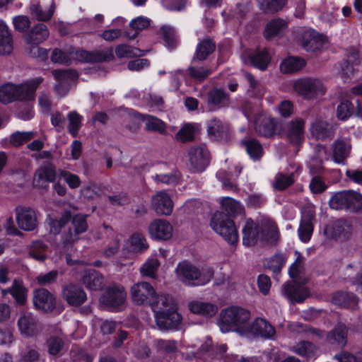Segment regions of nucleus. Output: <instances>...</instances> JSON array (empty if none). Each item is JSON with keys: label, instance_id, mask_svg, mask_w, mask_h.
Returning a JSON list of instances; mask_svg holds the SVG:
<instances>
[{"label": "nucleus", "instance_id": "nucleus-43", "mask_svg": "<svg viewBox=\"0 0 362 362\" xmlns=\"http://www.w3.org/2000/svg\"><path fill=\"white\" fill-rule=\"evenodd\" d=\"M190 310L199 315L206 317H211L218 311V307L216 305L209 303L195 301L189 304Z\"/></svg>", "mask_w": 362, "mask_h": 362}, {"label": "nucleus", "instance_id": "nucleus-39", "mask_svg": "<svg viewBox=\"0 0 362 362\" xmlns=\"http://www.w3.org/2000/svg\"><path fill=\"white\" fill-rule=\"evenodd\" d=\"M270 59V55L265 49H257L249 55V61L252 65L261 71L267 69Z\"/></svg>", "mask_w": 362, "mask_h": 362}, {"label": "nucleus", "instance_id": "nucleus-56", "mask_svg": "<svg viewBox=\"0 0 362 362\" xmlns=\"http://www.w3.org/2000/svg\"><path fill=\"white\" fill-rule=\"evenodd\" d=\"M296 259L289 268V275L292 279H297L304 270V257L298 252H295Z\"/></svg>", "mask_w": 362, "mask_h": 362}, {"label": "nucleus", "instance_id": "nucleus-47", "mask_svg": "<svg viewBox=\"0 0 362 362\" xmlns=\"http://www.w3.org/2000/svg\"><path fill=\"white\" fill-rule=\"evenodd\" d=\"M288 0H261L259 8L264 13H276L286 7Z\"/></svg>", "mask_w": 362, "mask_h": 362}, {"label": "nucleus", "instance_id": "nucleus-36", "mask_svg": "<svg viewBox=\"0 0 362 362\" xmlns=\"http://www.w3.org/2000/svg\"><path fill=\"white\" fill-rule=\"evenodd\" d=\"M276 122L273 118L261 117L255 122L256 132L265 137L272 136L275 134Z\"/></svg>", "mask_w": 362, "mask_h": 362}, {"label": "nucleus", "instance_id": "nucleus-25", "mask_svg": "<svg viewBox=\"0 0 362 362\" xmlns=\"http://www.w3.org/2000/svg\"><path fill=\"white\" fill-rule=\"evenodd\" d=\"M229 95L221 88H213L208 93L207 105L211 111L226 107L229 105Z\"/></svg>", "mask_w": 362, "mask_h": 362}, {"label": "nucleus", "instance_id": "nucleus-8", "mask_svg": "<svg viewBox=\"0 0 362 362\" xmlns=\"http://www.w3.org/2000/svg\"><path fill=\"white\" fill-rule=\"evenodd\" d=\"M127 293L123 286L112 285L100 298V302L108 307L113 308H122L125 303Z\"/></svg>", "mask_w": 362, "mask_h": 362}, {"label": "nucleus", "instance_id": "nucleus-49", "mask_svg": "<svg viewBox=\"0 0 362 362\" xmlns=\"http://www.w3.org/2000/svg\"><path fill=\"white\" fill-rule=\"evenodd\" d=\"M47 246L42 241L35 240L30 246L29 255L39 262H43L47 258Z\"/></svg>", "mask_w": 362, "mask_h": 362}, {"label": "nucleus", "instance_id": "nucleus-40", "mask_svg": "<svg viewBox=\"0 0 362 362\" xmlns=\"http://www.w3.org/2000/svg\"><path fill=\"white\" fill-rule=\"evenodd\" d=\"M173 305V298L166 294L158 295L156 293L154 298L149 303V306L152 308L155 314L163 313L171 310Z\"/></svg>", "mask_w": 362, "mask_h": 362}, {"label": "nucleus", "instance_id": "nucleus-4", "mask_svg": "<svg viewBox=\"0 0 362 362\" xmlns=\"http://www.w3.org/2000/svg\"><path fill=\"white\" fill-rule=\"evenodd\" d=\"M210 224L212 229L229 244L233 245L238 242V233L236 226L224 214L216 212L211 218Z\"/></svg>", "mask_w": 362, "mask_h": 362}, {"label": "nucleus", "instance_id": "nucleus-58", "mask_svg": "<svg viewBox=\"0 0 362 362\" xmlns=\"http://www.w3.org/2000/svg\"><path fill=\"white\" fill-rule=\"evenodd\" d=\"M35 136V133L33 132H16L11 136L10 143L13 146L18 147L30 141Z\"/></svg>", "mask_w": 362, "mask_h": 362}, {"label": "nucleus", "instance_id": "nucleus-11", "mask_svg": "<svg viewBox=\"0 0 362 362\" xmlns=\"http://www.w3.org/2000/svg\"><path fill=\"white\" fill-rule=\"evenodd\" d=\"M62 298L71 306L78 307L87 300V295L79 285L70 283L62 288Z\"/></svg>", "mask_w": 362, "mask_h": 362}, {"label": "nucleus", "instance_id": "nucleus-52", "mask_svg": "<svg viewBox=\"0 0 362 362\" xmlns=\"http://www.w3.org/2000/svg\"><path fill=\"white\" fill-rule=\"evenodd\" d=\"M67 119L69 121L68 132L74 137H76L81 126L82 116L76 111H71L68 114Z\"/></svg>", "mask_w": 362, "mask_h": 362}, {"label": "nucleus", "instance_id": "nucleus-61", "mask_svg": "<svg viewBox=\"0 0 362 362\" xmlns=\"http://www.w3.org/2000/svg\"><path fill=\"white\" fill-rule=\"evenodd\" d=\"M316 350V346L313 343L303 341L298 343L293 348V351L302 356H308L313 354Z\"/></svg>", "mask_w": 362, "mask_h": 362}, {"label": "nucleus", "instance_id": "nucleus-18", "mask_svg": "<svg viewBox=\"0 0 362 362\" xmlns=\"http://www.w3.org/2000/svg\"><path fill=\"white\" fill-rule=\"evenodd\" d=\"M57 173L54 167L47 163L37 168L33 177V185L38 188H46L47 182H54Z\"/></svg>", "mask_w": 362, "mask_h": 362}, {"label": "nucleus", "instance_id": "nucleus-45", "mask_svg": "<svg viewBox=\"0 0 362 362\" xmlns=\"http://www.w3.org/2000/svg\"><path fill=\"white\" fill-rule=\"evenodd\" d=\"M216 48V44L210 39H205L201 41L197 46L194 59L199 61L205 60Z\"/></svg>", "mask_w": 362, "mask_h": 362}, {"label": "nucleus", "instance_id": "nucleus-59", "mask_svg": "<svg viewBox=\"0 0 362 362\" xmlns=\"http://www.w3.org/2000/svg\"><path fill=\"white\" fill-rule=\"evenodd\" d=\"M293 173L286 175L283 173L277 174L275 182L273 185L274 187L279 191L286 189L294 183Z\"/></svg>", "mask_w": 362, "mask_h": 362}, {"label": "nucleus", "instance_id": "nucleus-34", "mask_svg": "<svg viewBox=\"0 0 362 362\" xmlns=\"http://www.w3.org/2000/svg\"><path fill=\"white\" fill-rule=\"evenodd\" d=\"M81 282L89 290L99 291L104 286V277L96 270L90 269L85 272Z\"/></svg>", "mask_w": 362, "mask_h": 362}, {"label": "nucleus", "instance_id": "nucleus-26", "mask_svg": "<svg viewBox=\"0 0 362 362\" xmlns=\"http://www.w3.org/2000/svg\"><path fill=\"white\" fill-rule=\"evenodd\" d=\"M243 242L245 245L254 246L261 242V227L248 219L243 228Z\"/></svg>", "mask_w": 362, "mask_h": 362}, {"label": "nucleus", "instance_id": "nucleus-7", "mask_svg": "<svg viewBox=\"0 0 362 362\" xmlns=\"http://www.w3.org/2000/svg\"><path fill=\"white\" fill-rule=\"evenodd\" d=\"M57 81L54 90L61 96L65 95L69 90L72 83L78 78L77 73L71 69H56L52 71Z\"/></svg>", "mask_w": 362, "mask_h": 362}, {"label": "nucleus", "instance_id": "nucleus-44", "mask_svg": "<svg viewBox=\"0 0 362 362\" xmlns=\"http://www.w3.org/2000/svg\"><path fill=\"white\" fill-rule=\"evenodd\" d=\"M287 27L286 21L281 18L272 20L266 25L264 35L266 39L270 40L272 37L280 35Z\"/></svg>", "mask_w": 362, "mask_h": 362}, {"label": "nucleus", "instance_id": "nucleus-2", "mask_svg": "<svg viewBox=\"0 0 362 362\" xmlns=\"http://www.w3.org/2000/svg\"><path fill=\"white\" fill-rule=\"evenodd\" d=\"M176 274L179 279L189 286L204 285L214 276L212 269H209L202 273L198 268L188 262H180L176 268Z\"/></svg>", "mask_w": 362, "mask_h": 362}, {"label": "nucleus", "instance_id": "nucleus-41", "mask_svg": "<svg viewBox=\"0 0 362 362\" xmlns=\"http://www.w3.org/2000/svg\"><path fill=\"white\" fill-rule=\"evenodd\" d=\"M55 10V4L52 1L50 7L47 11L42 9L38 3H32L29 6V11L31 16L38 21H49Z\"/></svg>", "mask_w": 362, "mask_h": 362}, {"label": "nucleus", "instance_id": "nucleus-9", "mask_svg": "<svg viewBox=\"0 0 362 362\" xmlns=\"http://www.w3.org/2000/svg\"><path fill=\"white\" fill-rule=\"evenodd\" d=\"M188 156L191 168L194 172H202L209 163V152L204 146H191Z\"/></svg>", "mask_w": 362, "mask_h": 362}, {"label": "nucleus", "instance_id": "nucleus-10", "mask_svg": "<svg viewBox=\"0 0 362 362\" xmlns=\"http://www.w3.org/2000/svg\"><path fill=\"white\" fill-rule=\"evenodd\" d=\"M351 224L344 220H337L327 225L324 230L327 238L336 240H347L351 234Z\"/></svg>", "mask_w": 362, "mask_h": 362}, {"label": "nucleus", "instance_id": "nucleus-5", "mask_svg": "<svg viewBox=\"0 0 362 362\" xmlns=\"http://www.w3.org/2000/svg\"><path fill=\"white\" fill-rule=\"evenodd\" d=\"M130 291L132 301L137 305H148L156 295L153 286L146 281L134 284Z\"/></svg>", "mask_w": 362, "mask_h": 362}, {"label": "nucleus", "instance_id": "nucleus-6", "mask_svg": "<svg viewBox=\"0 0 362 362\" xmlns=\"http://www.w3.org/2000/svg\"><path fill=\"white\" fill-rule=\"evenodd\" d=\"M16 220L18 227L25 231H32L37 226L36 211L29 207L18 206L15 209Z\"/></svg>", "mask_w": 362, "mask_h": 362}, {"label": "nucleus", "instance_id": "nucleus-31", "mask_svg": "<svg viewBox=\"0 0 362 362\" xmlns=\"http://www.w3.org/2000/svg\"><path fill=\"white\" fill-rule=\"evenodd\" d=\"M286 134L291 143L300 145L304 138V121L302 119H296L289 122Z\"/></svg>", "mask_w": 362, "mask_h": 362}, {"label": "nucleus", "instance_id": "nucleus-54", "mask_svg": "<svg viewBox=\"0 0 362 362\" xmlns=\"http://www.w3.org/2000/svg\"><path fill=\"white\" fill-rule=\"evenodd\" d=\"M242 144L245 146L247 153L252 158L259 159L262 156V147L257 140H243Z\"/></svg>", "mask_w": 362, "mask_h": 362}, {"label": "nucleus", "instance_id": "nucleus-1", "mask_svg": "<svg viewBox=\"0 0 362 362\" xmlns=\"http://www.w3.org/2000/svg\"><path fill=\"white\" fill-rule=\"evenodd\" d=\"M250 312L241 307L230 306L220 313V328L223 332L234 329L241 335L247 334Z\"/></svg>", "mask_w": 362, "mask_h": 362}, {"label": "nucleus", "instance_id": "nucleus-30", "mask_svg": "<svg viewBox=\"0 0 362 362\" xmlns=\"http://www.w3.org/2000/svg\"><path fill=\"white\" fill-rule=\"evenodd\" d=\"M358 297L351 293L337 291L332 294L331 303L338 307L351 309L358 308Z\"/></svg>", "mask_w": 362, "mask_h": 362}, {"label": "nucleus", "instance_id": "nucleus-51", "mask_svg": "<svg viewBox=\"0 0 362 362\" xmlns=\"http://www.w3.org/2000/svg\"><path fill=\"white\" fill-rule=\"evenodd\" d=\"M223 209L230 216H236L243 212L242 205L235 199L230 197L223 198L221 200Z\"/></svg>", "mask_w": 362, "mask_h": 362}, {"label": "nucleus", "instance_id": "nucleus-17", "mask_svg": "<svg viewBox=\"0 0 362 362\" xmlns=\"http://www.w3.org/2000/svg\"><path fill=\"white\" fill-rule=\"evenodd\" d=\"M283 293L292 303H302L310 296L309 289L297 281L286 283L283 286Z\"/></svg>", "mask_w": 362, "mask_h": 362}, {"label": "nucleus", "instance_id": "nucleus-23", "mask_svg": "<svg viewBox=\"0 0 362 362\" xmlns=\"http://www.w3.org/2000/svg\"><path fill=\"white\" fill-rule=\"evenodd\" d=\"M333 160L339 164H344L349 156L351 144L349 139L338 138L332 144Z\"/></svg>", "mask_w": 362, "mask_h": 362}, {"label": "nucleus", "instance_id": "nucleus-19", "mask_svg": "<svg viewBox=\"0 0 362 362\" xmlns=\"http://www.w3.org/2000/svg\"><path fill=\"white\" fill-rule=\"evenodd\" d=\"M300 42L306 51L315 52L323 47L325 38L314 30H306L302 33Z\"/></svg>", "mask_w": 362, "mask_h": 362}, {"label": "nucleus", "instance_id": "nucleus-32", "mask_svg": "<svg viewBox=\"0 0 362 362\" xmlns=\"http://www.w3.org/2000/svg\"><path fill=\"white\" fill-rule=\"evenodd\" d=\"M279 233L276 225L272 221H265L261 226V243L273 245L278 243Z\"/></svg>", "mask_w": 362, "mask_h": 362}, {"label": "nucleus", "instance_id": "nucleus-42", "mask_svg": "<svg viewBox=\"0 0 362 362\" xmlns=\"http://www.w3.org/2000/svg\"><path fill=\"white\" fill-rule=\"evenodd\" d=\"M199 132V124L196 123H187L175 134V139L181 142L192 141L194 139L196 134Z\"/></svg>", "mask_w": 362, "mask_h": 362}, {"label": "nucleus", "instance_id": "nucleus-14", "mask_svg": "<svg viewBox=\"0 0 362 362\" xmlns=\"http://www.w3.org/2000/svg\"><path fill=\"white\" fill-rule=\"evenodd\" d=\"M314 218L315 211L312 207L303 209L300 223L298 230L299 238L303 243H307L310 240L313 232V221L314 220Z\"/></svg>", "mask_w": 362, "mask_h": 362}, {"label": "nucleus", "instance_id": "nucleus-15", "mask_svg": "<svg viewBox=\"0 0 362 362\" xmlns=\"http://www.w3.org/2000/svg\"><path fill=\"white\" fill-rule=\"evenodd\" d=\"M151 206L157 214L168 216L173 211V203L168 194L159 191L152 197Z\"/></svg>", "mask_w": 362, "mask_h": 362}, {"label": "nucleus", "instance_id": "nucleus-24", "mask_svg": "<svg viewBox=\"0 0 362 362\" xmlns=\"http://www.w3.org/2000/svg\"><path fill=\"white\" fill-rule=\"evenodd\" d=\"M21 333L27 337H33L40 332V327L36 317L31 313L22 315L18 320Z\"/></svg>", "mask_w": 362, "mask_h": 362}, {"label": "nucleus", "instance_id": "nucleus-60", "mask_svg": "<svg viewBox=\"0 0 362 362\" xmlns=\"http://www.w3.org/2000/svg\"><path fill=\"white\" fill-rule=\"evenodd\" d=\"M354 113V106L351 103L345 100L340 103L337 109V117L340 120H346Z\"/></svg>", "mask_w": 362, "mask_h": 362}, {"label": "nucleus", "instance_id": "nucleus-16", "mask_svg": "<svg viewBox=\"0 0 362 362\" xmlns=\"http://www.w3.org/2000/svg\"><path fill=\"white\" fill-rule=\"evenodd\" d=\"M155 320L158 328L160 330H169L175 329L180 325L182 317L175 311H168L155 314Z\"/></svg>", "mask_w": 362, "mask_h": 362}, {"label": "nucleus", "instance_id": "nucleus-62", "mask_svg": "<svg viewBox=\"0 0 362 362\" xmlns=\"http://www.w3.org/2000/svg\"><path fill=\"white\" fill-rule=\"evenodd\" d=\"M189 76L199 81H203L211 74V71L210 69L206 67H195L189 66L187 69Z\"/></svg>", "mask_w": 362, "mask_h": 362}, {"label": "nucleus", "instance_id": "nucleus-33", "mask_svg": "<svg viewBox=\"0 0 362 362\" xmlns=\"http://www.w3.org/2000/svg\"><path fill=\"white\" fill-rule=\"evenodd\" d=\"M347 327L343 323H339L327 334V340L328 343L332 345L343 348L347 344Z\"/></svg>", "mask_w": 362, "mask_h": 362}, {"label": "nucleus", "instance_id": "nucleus-63", "mask_svg": "<svg viewBox=\"0 0 362 362\" xmlns=\"http://www.w3.org/2000/svg\"><path fill=\"white\" fill-rule=\"evenodd\" d=\"M348 210L357 212L362 209V195L354 191H349Z\"/></svg>", "mask_w": 362, "mask_h": 362}, {"label": "nucleus", "instance_id": "nucleus-64", "mask_svg": "<svg viewBox=\"0 0 362 362\" xmlns=\"http://www.w3.org/2000/svg\"><path fill=\"white\" fill-rule=\"evenodd\" d=\"M287 257L283 254H275L268 262V267L274 273L278 274L281 272L283 266L286 262Z\"/></svg>", "mask_w": 362, "mask_h": 362}, {"label": "nucleus", "instance_id": "nucleus-13", "mask_svg": "<svg viewBox=\"0 0 362 362\" xmlns=\"http://www.w3.org/2000/svg\"><path fill=\"white\" fill-rule=\"evenodd\" d=\"M33 301L37 309L45 312L52 311L56 306V299L54 295L45 288H38L34 291Z\"/></svg>", "mask_w": 362, "mask_h": 362}, {"label": "nucleus", "instance_id": "nucleus-3", "mask_svg": "<svg viewBox=\"0 0 362 362\" xmlns=\"http://www.w3.org/2000/svg\"><path fill=\"white\" fill-rule=\"evenodd\" d=\"M293 91L306 100H313L323 95L326 87L323 82L317 78H302L296 80L292 83Z\"/></svg>", "mask_w": 362, "mask_h": 362}, {"label": "nucleus", "instance_id": "nucleus-28", "mask_svg": "<svg viewBox=\"0 0 362 362\" xmlns=\"http://www.w3.org/2000/svg\"><path fill=\"white\" fill-rule=\"evenodd\" d=\"M208 134L214 141H224L228 139V125L217 118L211 119L208 123Z\"/></svg>", "mask_w": 362, "mask_h": 362}, {"label": "nucleus", "instance_id": "nucleus-27", "mask_svg": "<svg viewBox=\"0 0 362 362\" xmlns=\"http://www.w3.org/2000/svg\"><path fill=\"white\" fill-rule=\"evenodd\" d=\"M49 35L47 26L44 23H37L25 33L23 39L25 44H41Z\"/></svg>", "mask_w": 362, "mask_h": 362}, {"label": "nucleus", "instance_id": "nucleus-21", "mask_svg": "<svg viewBox=\"0 0 362 362\" xmlns=\"http://www.w3.org/2000/svg\"><path fill=\"white\" fill-rule=\"evenodd\" d=\"M247 329L246 335L252 334L268 339L274 337L276 333L274 327L262 318L255 319L252 324L248 325Z\"/></svg>", "mask_w": 362, "mask_h": 362}, {"label": "nucleus", "instance_id": "nucleus-38", "mask_svg": "<svg viewBox=\"0 0 362 362\" xmlns=\"http://www.w3.org/2000/svg\"><path fill=\"white\" fill-rule=\"evenodd\" d=\"M65 345V337L59 331L54 335L50 336L45 342L47 351L49 355L60 354Z\"/></svg>", "mask_w": 362, "mask_h": 362}, {"label": "nucleus", "instance_id": "nucleus-50", "mask_svg": "<svg viewBox=\"0 0 362 362\" xmlns=\"http://www.w3.org/2000/svg\"><path fill=\"white\" fill-rule=\"evenodd\" d=\"M348 201H349V191L348 192H339L336 193L329 200V206L332 209H348Z\"/></svg>", "mask_w": 362, "mask_h": 362}, {"label": "nucleus", "instance_id": "nucleus-12", "mask_svg": "<svg viewBox=\"0 0 362 362\" xmlns=\"http://www.w3.org/2000/svg\"><path fill=\"white\" fill-rule=\"evenodd\" d=\"M148 233L153 239L167 240L172 237L173 228L169 221L157 218L149 224Z\"/></svg>", "mask_w": 362, "mask_h": 362}, {"label": "nucleus", "instance_id": "nucleus-48", "mask_svg": "<svg viewBox=\"0 0 362 362\" xmlns=\"http://www.w3.org/2000/svg\"><path fill=\"white\" fill-rule=\"evenodd\" d=\"M145 51L127 45H119L115 48V54L119 58H131L145 54Z\"/></svg>", "mask_w": 362, "mask_h": 362}, {"label": "nucleus", "instance_id": "nucleus-46", "mask_svg": "<svg viewBox=\"0 0 362 362\" xmlns=\"http://www.w3.org/2000/svg\"><path fill=\"white\" fill-rule=\"evenodd\" d=\"M305 65L304 59L298 57H289L281 62L280 69L284 74H291L300 71Z\"/></svg>", "mask_w": 362, "mask_h": 362}, {"label": "nucleus", "instance_id": "nucleus-53", "mask_svg": "<svg viewBox=\"0 0 362 362\" xmlns=\"http://www.w3.org/2000/svg\"><path fill=\"white\" fill-rule=\"evenodd\" d=\"M12 296L18 305H23L27 298L26 289L22 284V282L15 279L12 284Z\"/></svg>", "mask_w": 362, "mask_h": 362}, {"label": "nucleus", "instance_id": "nucleus-37", "mask_svg": "<svg viewBox=\"0 0 362 362\" xmlns=\"http://www.w3.org/2000/svg\"><path fill=\"white\" fill-rule=\"evenodd\" d=\"M76 55L80 59L87 62H103L109 61L113 57L112 53L103 50L93 52L80 50L76 52Z\"/></svg>", "mask_w": 362, "mask_h": 362}, {"label": "nucleus", "instance_id": "nucleus-29", "mask_svg": "<svg viewBox=\"0 0 362 362\" xmlns=\"http://www.w3.org/2000/svg\"><path fill=\"white\" fill-rule=\"evenodd\" d=\"M312 136L318 140L332 139L334 135V130L332 124L321 119H316L310 126Z\"/></svg>", "mask_w": 362, "mask_h": 362}, {"label": "nucleus", "instance_id": "nucleus-20", "mask_svg": "<svg viewBox=\"0 0 362 362\" xmlns=\"http://www.w3.org/2000/svg\"><path fill=\"white\" fill-rule=\"evenodd\" d=\"M43 81L44 78L40 76L35 78L25 83L16 86V100H34L35 90Z\"/></svg>", "mask_w": 362, "mask_h": 362}, {"label": "nucleus", "instance_id": "nucleus-57", "mask_svg": "<svg viewBox=\"0 0 362 362\" xmlns=\"http://www.w3.org/2000/svg\"><path fill=\"white\" fill-rule=\"evenodd\" d=\"M159 266L160 262L156 259H149L141 267L140 272L144 276L155 278Z\"/></svg>", "mask_w": 362, "mask_h": 362}, {"label": "nucleus", "instance_id": "nucleus-35", "mask_svg": "<svg viewBox=\"0 0 362 362\" xmlns=\"http://www.w3.org/2000/svg\"><path fill=\"white\" fill-rule=\"evenodd\" d=\"M13 49L12 35L5 23L0 20V54H10Z\"/></svg>", "mask_w": 362, "mask_h": 362}, {"label": "nucleus", "instance_id": "nucleus-22", "mask_svg": "<svg viewBox=\"0 0 362 362\" xmlns=\"http://www.w3.org/2000/svg\"><path fill=\"white\" fill-rule=\"evenodd\" d=\"M129 115L131 117L145 122V129L147 132H153L161 134L165 132V124L156 117L142 115L135 111L129 112Z\"/></svg>", "mask_w": 362, "mask_h": 362}, {"label": "nucleus", "instance_id": "nucleus-55", "mask_svg": "<svg viewBox=\"0 0 362 362\" xmlns=\"http://www.w3.org/2000/svg\"><path fill=\"white\" fill-rule=\"evenodd\" d=\"M129 244L131 250L133 252H144L148 247L147 240L144 235L136 233L129 238Z\"/></svg>", "mask_w": 362, "mask_h": 362}]
</instances>
